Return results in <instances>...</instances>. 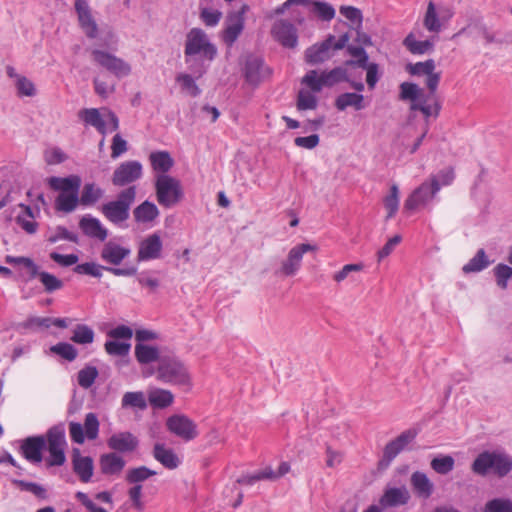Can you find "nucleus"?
I'll use <instances>...</instances> for the list:
<instances>
[{
	"mask_svg": "<svg viewBox=\"0 0 512 512\" xmlns=\"http://www.w3.org/2000/svg\"><path fill=\"white\" fill-rule=\"evenodd\" d=\"M66 447L65 426L63 423H58L51 426L45 435L29 436L23 439L19 451L28 462L39 464L43 460V451L47 449L49 455L45 459V465L51 468L65 464Z\"/></svg>",
	"mask_w": 512,
	"mask_h": 512,
	"instance_id": "obj_1",
	"label": "nucleus"
},
{
	"mask_svg": "<svg viewBox=\"0 0 512 512\" xmlns=\"http://www.w3.org/2000/svg\"><path fill=\"white\" fill-rule=\"evenodd\" d=\"M185 61L190 64V69L195 78L202 77L210 67L211 62L217 56V47L210 42L207 34L200 28H192L185 42Z\"/></svg>",
	"mask_w": 512,
	"mask_h": 512,
	"instance_id": "obj_2",
	"label": "nucleus"
},
{
	"mask_svg": "<svg viewBox=\"0 0 512 512\" xmlns=\"http://www.w3.org/2000/svg\"><path fill=\"white\" fill-rule=\"evenodd\" d=\"M471 471L481 477L490 473L506 477L512 471V456L501 451H482L473 460Z\"/></svg>",
	"mask_w": 512,
	"mask_h": 512,
	"instance_id": "obj_3",
	"label": "nucleus"
},
{
	"mask_svg": "<svg viewBox=\"0 0 512 512\" xmlns=\"http://www.w3.org/2000/svg\"><path fill=\"white\" fill-rule=\"evenodd\" d=\"M347 66H337L330 71H323L320 76L316 70L308 71L302 78V84L309 87V89L318 93L324 86L333 87L340 82L350 81V76L346 69Z\"/></svg>",
	"mask_w": 512,
	"mask_h": 512,
	"instance_id": "obj_4",
	"label": "nucleus"
},
{
	"mask_svg": "<svg viewBox=\"0 0 512 512\" xmlns=\"http://www.w3.org/2000/svg\"><path fill=\"white\" fill-rule=\"evenodd\" d=\"M162 382L189 386L190 375L183 362L169 350L162 349Z\"/></svg>",
	"mask_w": 512,
	"mask_h": 512,
	"instance_id": "obj_5",
	"label": "nucleus"
},
{
	"mask_svg": "<svg viewBox=\"0 0 512 512\" xmlns=\"http://www.w3.org/2000/svg\"><path fill=\"white\" fill-rule=\"evenodd\" d=\"M135 196V186H130L122 190L118 194L117 200L110 201L102 206V213L113 223H119L127 220L129 218V209L135 200Z\"/></svg>",
	"mask_w": 512,
	"mask_h": 512,
	"instance_id": "obj_6",
	"label": "nucleus"
},
{
	"mask_svg": "<svg viewBox=\"0 0 512 512\" xmlns=\"http://www.w3.org/2000/svg\"><path fill=\"white\" fill-rule=\"evenodd\" d=\"M440 184L437 178H430V181L423 182L405 200L404 213H411L417 208L426 205L439 192Z\"/></svg>",
	"mask_w": 512,
	"mask_h": 512,
	"instance_id": "obj_7",
	"label": "nucleus"
},
{
	"mask_svg": "<svg viewBox=\"0 0 512 512\" xmlns=\"http://www.w3.org/2000/svg\"><path fill=\"white\" fill-rule=\"evenodd\" d=\"M167 431L185 442L196 439L199 435L197 424L185 414H173L165 421Z\"/></svg>",
	"mask_w": 512,
	"mask_h": 512,
	"instance_id": "obj_8",
	"label": "nucleus"
},
{
	"mask_svg": "<svg viewBox=\"0 0 512 512\" xmlns=\"http://www.w3.org/2000/svg\"><path fill=\"white\" fill-rule=\"evenodd\" d=\"M417 434L418 431L416 429H407L395 439L388 442L384 447L381 459L378 461V469H387L397 455L416 438Z\"/></svg>",
	"mask_w": 512,
	"mask_h": 512,
	"instance_id": "obj_9",
	"label": "nucleus"
},
{
	"mask_svg": "<svg viewBox=\"0 0 512 512\" xmlns=\"http://www.w3.org/2000/svg\"><path fill=\"white\" fill-rule=\"evenodd\" d=\"M91 56L97 65L106 69L117 78L126 77L131 73V66L127 62L109 52L94 49L91 52Z\"/></svg>",
	"mask_w": 512,
	"mask_h": 512,
	"instance_id": "obj_10",
	"label": "nucleus"
},
{
	"mask_svg": "<svg viewBox=\"0 0 512 512\" xmlns=\"http://www.w3.org/2000/svg\"><path fill=\"white\" fill-rule=\"evenodd\" d=\"M69 434L71 440L77 444H83L85 436L89 440H95L99 434V420L96 414L92 412L86 414L84 425L71 421L69 423Z\"/></svg>",
	"mask_w": 512,
	"mask_h": 512,
	"instance_id": "obj_11",
	"label": "nucleus"
},
{
	"mask_svg": "<svg viewBox=\"0 0 512 512\" xmlns=\"http://www.w3.org/2000/svg\"><path fill=\"white\" fill-rule=\"evenodd\" d=\"M248 8V5L244 4L238 11H233L227 15L226 27L222 34L226 45L232 46L242 33L245 23L244 14Z\"/></svg>",
	"mask_w": 512,
	"mask_h": 512,
	"instance_id": "obj_12",
	"label": "nucleus"
},
{
	"mask_svg": "<svg viewBox=\"0 0 512 512\" xmlns=\"http://www.w3.org/2000/svg\"><path fill=\"white\" fill-rule=\"evenodd\" d=\"M184 189L179 179L170 175L162 177V207L172 208L184 199Z\"/></svg>",
	"mask_w": 512,
	"mask_h": 512,
	"instance_id": "obj_13",
	"label": "nucleus"
},
{
	"mask_svg": "<svg viewBox=\"0 0 512 512\" xmlns=\"http://www.w3.org/2000/svg\"><path fill=\"white\" fill-rule=\"evenodd\" d=\"M74 9L77 14L78 23L84 34L89 39L98 35V25L92 15V10L86 0H75Z\"/></svg>",
	"mask_w": 512,
	"mask_h": 512,
	"instance_id": "obj_14",
	"label": "nucleus"
},
{
	"mask_svg": "<svg viewBox=\"0 0 512 512\" xmlns=\"http://www.w3.org/2000/svg\"><path fill=\"white\" fill-rule=\"evenodd\" d=\"M271 34L285 48H295L298 44L297 28L289 20L275 21Z\"/></svg>",
	"mask_w": 512,
	"mask_h": 512,
	"instance_id": "obj_15",
	"label": "nucleus"
},
{
	"mask_svg": "<svg viewBox=\"0 0 512 512\" xmlns=\"http://www.w3.org/2000/svg\"><path fill=\"white\" fill-rule=\"evenodd\" d=\"M142 176V165L138 161H126L121 163L114 171L112 183L122 187L128 185Z\"/></svg>",
	"mask_w": 512,
	"mask_h": 512,
	"instance_id": "obj_16",
	"label": "nucleus"
},
{
	"mask_svg": "<svg viewBox=\"0 0 512 512\" xmlns=\"http://www.w3.org/2000/svg\"><path fill=\"white\" fill-rule=\"evenodd\" d=\"M102 270H106L115 276H134L137 273V268L134 266L126 268L105 267L94 262L78 264L73 269L77 274L90 275L96 278H100L102 276Z\"/></svg>",
	"mask_w": 512,
	"mask_h": 512,
	"instance_id": "obj_17",
	"label": "nucleus"
},
{
	"mask_svg": "<svg viewBox=\"0 0 512 512\" xmlns=\"http://www.w3.org/2000/svg\"><path fill=\"white\" fill-rule=\"evenodd\" d=\"M317 247L309 243L294 246L288 253L287 259L282 263L281 272L285 276H293L300 268L303 255L309 251H316Z\"/></svg>",
	"mask_w": 512,
	"mask_h": 512,
	"instance_id": "obj_18",
	"label": "nucleus"
},
{
	"mask_svg": "<svg viewBox=\"0 0 512 512\" xmlns=\"http://www.w3.org/2000/svg\"><path fill=\"white\" fill-rule=\"evenodd\" d=\"M333 41H335V36L329 34L322 42L308 47L304 54L305 62L309 65H318L329 60Z\"/></svg>",
	"mask_w": 512,
	"mask_h": 512,
	"instance_id": "obj_19",
	"label": "nucleus"
},
{
	"mask_svg": "<svg viewBox=\"0 0 512 512\" xmlns=\"http://www.w3.org/2000/svg\"><path fill=\"white\" fill-rule=\"evenodd\" d=\"M265 71L266 69L262 57L255 54L246 56L243 75L248 84L253 86L258 85L263 80Z\"/></svg>",
	"mask_w": 512,
	"mask_h": 512,
	"instance_id": "obj_20",
	"label": "nucleus"
},
{
	"mask_svg": "<svg viewBox=\"0 0 512 512\" xmlns=\"http://www.w3.org/2000/svg\"><path fill=\"white\" fill-rule=\"evenodd\" d=\"M73 472L83 483L90 482L94 472V462L90 456H82L79 448H73L71 453Z\"/></svg>",
	"mask_w": 512,
	"mask_h": 512,
	"instance_id": "obj_21",
	"label": "nucleus"
},
{
	"mask_svg": "<svg viewBox=\"0 0 512 512\" xmlns=\"http://www.w3.org/2000/svg\"><path fill=\"white\" fill-rule=\"evenodd\" d=\"M410 484L414 494L420 499L427 500L434 493V484L424 472H413L410 477Z\"/></svg>",
	"mask_w": 512,
	"mask_h": 512,
	"instance_id": "obj_22",
	"label": "nucleus"
},
{
	"mask_svg": "<svg viewBox=\"0 0 512 512\" xmlns=\"http://www.w3.org/2000/svg\"><path fill=\"white\" fill-rule=\"evenodd\" d=\"M110 449L121 452H133L138 447V439L130 432L113 434L107 441Z\"/></svg>",
	"mask_w": 512,
	"mask_h": 512,
	"instance_id": "obj_23",
	"label": "nucleus"
},
{
	"mask_svg": "<svg viewBox=\"0 0 512 512\" xmlns=\"http://www.w3.org/2000/svg\"><path fill=\"white\" fill-rule=\"evenodd\" d=\"M79 227L82 230L83 234L90 238H95L100 241H104L108 236L107 229L102 226L99 219L92 217L90 215H85L80 219Z\"/></svg>",
	"mask_w": 512,
	"mask_h": 512,
	"instance_id": "obj_24",
	"label": "nucleus"
},
{
	"mask_svg": "<svg viewBox=\"0 0 512 512\" xmlns=\"http://www.w3.org/2000/svg\"><path fill=\"white\" fill-rule=\"evenodd\" d=\"M160 256V234L154 233L140 244L137 260L147 261Z\"/></svg>",
	"mask_w": 512,
	"mask_h": 512,
	"instance_id": "obj_25",
	"label": "nucleus"
},
{
	"mask_svg": "<svg viewBox=\"0 0 512 512\" xmlns=\"http://www.w3.org/2000/svg\"><path fill=\"white\" fill-rule=\"evenodd\" d=\"M410 498V493L405 487H394L386 489L379 502L383 507H397L407 504Z\"/></svg>",
	"mask_w": 512,
	"mask_h": 512,
	"instance_id": "obj_26",
	"label": "nucleus"
},
{
	"mask_svg": "<svg viewBox=\"0 0 512 512\" xmlns=\"http://www.w3.org/2000/svg\"><path fill=\"white\" fill-rule=\"evenodd\" d=\"M403 46L413 55H424L434 51V37L423 41L417 40L414 32H410L402 42Z\"/></svg>",
	"mask_w": 512,
	"mask_h": 512,
	"instance_id": "obj_27",
	"label": "nucleus"
},
{
	"mask_svg": "<svg viewBox=\"0 0 512 512\" xmlns=\"http://www.w3.org/2000/svg\"><path fill=\"white\" fill-rule=\"evenodd\" d=\"M48 185L51 189L60 191V193L79 192L81 178L77 175H70L64 178L52 176L48 178Z\"/></svg>",
	"mask_w": 512,
	"mask_h": 512,
	"instance_id": "obj_28",
	"label": "nucleus"
},
{
	"mask_svg": "<svg viewBox=\"0 0 512 512\" xmlns=\"http://www.w3.org/2000/svg\"><path fill=\"white\" fill-rule=\"evenodd\" d=\"M99 463L104 475H118L126 464L125 460L115 452L101 455Z\"/></svg>",
	"mask_w": 512,
	"mask_h": 512,
	"instance_id": "obj_29",
	"label": "nucleus"
},
{
	"mask_svg": "<svg viewBox=\"0 0 512 512\" xmlns=\"http://www.w3.org/2000/svg\"><path fill=\"white\" fill-rule=\"evenodd\" d=\"M129 254V249L113 242H108L101 251V258L109 264L119 265Z\"/></svg>",
	"mask_w": 512,
	"mask_h": 512,
	"instance_id": "obj_30",
	"label": "nucleus"
},
{
	"mask_svg": "<svg viewBox=\"0 0 512 512\" xmlns=\"http://www.w3.org/2000/svg\"><path fill=\"white\" fill-rule=\"evenodd\" d=\"M334 104L339 111H344L348 107H353L357 111L365 108L364 96L355 92H346L338 95Z\"/></svg>",
	"mask_w": 512,
	"mask_h": 512,
	"instance_id": "obj_31",
	"label": "nucleus"
},
{
	"mask_svg": "<svg viewBox=\"0 0 512 512\" xmlns=\"http://www.w3.org/2000/svg\"><path fill=\"white\" fill-rule=\"evenodd\" d=\"M78 117L86 124L93 126L100 134H106V122L97 108H84L78 112Z\"/></svg>",
	"mask_w": 512,
	"mask_h": 512,
	"instance_id": "obj_32",
	"label": "nucleus"
},
{
	"mask_svg": "<svg viewBox=\"0 0 512 512\" xmlns=\"http://www.w3.org/2000/svg\"><path fill=\"white\" fill-rule=\"evenodd\" d=\"M492 262L493 261L489 260L485 250L481 248L476 252L474 257L462 267V271L464 274L481 272L489 267Z\"/></svg>",
	"mask_w": 512,
	"mask_h": 512,
	"instance_id": "obj_33",
	"label": "nucleus"
},
{
	"mask_svg": "<svg viewBox=\"0 0 512 512\" xmlns=\"http://www.w3.org/2000/svg\"><path fill=\"white\" fill-rule=\"evenodd\" d=\"M399 99L410 101L411 104L417 103L425 96L424 89L412 82H403L399 86Z\"/></svg>",
	"mask_w": 512,
	"mask_h": 512,
	"instance_id": "obj_34",
	"label": "nucleus"
},
{
	"mask_svg": "<svg viewBox=\"0 0 512 512\" xmlns=\"http://www.w3.org/2000/svg\"><path fill=\"white\" fill-rule=\"evenodd\" d=\"M346 51L353 59L346 60L344 62L345 66L353 68L364 67L365 63L369 60L368 53L361 45H348Z\"/></svg>",
	"mask_w": 512,
	"mask_h": 512,
	"instance_id": "obj_35",
	"label": "nucleus"
},
{
	"mask_svg": "<svg viewBox=\"0 0 512 512\" xmlns=\"http://www.w3.org/2000/svg\"><path fill=\"white\" fill-rule=\"evenodd\" d=\"M133 214L136 222H150L158 216V208L146 200L134 209Z\"/></svg>",
	"mask_w": 512,
	"mask_h": 512,
	"instance_id": "obj_36",
	"label": "nucleus"
},
{
	"mask_svg": "<svg viewBox=\"0 0 512 512\" xmlns=\"http://www.w3.org/2000/svg\"><path fill=\"white\" fill-rule=\"evenodd\" d=\"M423 26L432 33H439L442 29L441 19L437 14L435 4L430 1L423 19Z\"/></svg>",
	"mask_w": 512,
	"mask_h": 512,
	"instance_id": "obj_37",
	"label": "nucleus"
},
{
	"mask_svg": "<svg viewBox=\"0 0 512 512\" xmlns=\"http://www.w3.org/2000/svg\"><path fill=\"white\" fill-rule=\"evenodd\" d=\"M79 192L60 193L55 200V208L58 211L70 213L75 210L79 203Z\"/></svg>",
	"mask_w": 512,
	"mask_h": 512,
	"instance_id": "obj_38",
	"label": "nucleus"
},
{
	"mask_svg": "<svg viewBox=\"0 0 512 512\" xmlns=\"http://www.w3.org/2000/svg\"><path fill=\"white\" fill-rule=\"evenodd\" d=\"M177 83L180 86L181 91L190 97H198L202 90L196 84L195 78L186 73L179 74L176 78Z\"/></svg>",
	"mask_w": 512,
	"mask_h": 512,
	"instance_id": "obj_39",
	"label": "nucleus"
},
{
	"mask_svg": "<svg viewBox=\"0 0 512 512\" xmlns=\"http://www.w3.org/2000/svg\"><path fill=\"white\" fill-rule=\"evenodd\" d=\"M36 277L39 278L40 282L43 284L44 289L47 293H52L54 291L60 290L64 286L62 280L48 272L39 271V267L37 265L36 274L34 275V278Z\"/></svg>",
	"mask_w": 512,
	"mask_h": 512,
	"instance_id": "obj_40",
	"label": "nucleus"
},
{
	"mask_svg": "<svg viewBox=\"0 0 512 512\" xmlns=\"http://www.w3.org/2000/svg\"><path fill=\"white\" fill-rule=\"evenodd\" d=\"M135 356L139 363L148 364L158 359L159 351L156 347L137 343L135 346Z\"/></svg>",
	"mask_w": 512,
	"mask_h": 512,
	"instance_id": "obj_41",
	"label": "nucleus"
},
{
	"mask_svg": "<svg viewBox=\"0 0 512 512\" xmlns=\"http://www.w3.org/2000/svg\"><path fill=\"white\" fill-rule=\"evenodd\" d=\"M95 333L91 327L85 324H78L73 330L71 341L77 344L86 345L94 341Z\"/></svg>",
	"mask_w": 512,
	"mask_h": 512,
	"instance_id": "obj_42",
	"label": "nucleus"
},
{
	"mask_svg": "<svg viewBox=\"0 0 512 512\" xmlns=\"http://www.w3.org/2000/svg\"><path fill=\"white\" fill-rule=\"evenodd\" d=\"M320 20L331 21L336 14L335 8L328 2L323 0H314L311 10Z\"/></svg>",
	"mask_w": 512,
	"mask_h": 512,
	"instance_id": "obj_43",
	"label": "nucleus"
},
{
	"mask_svg": "<svg viewBox=\"0 0 512 512\" xmlns=\"http://www.w3.org/2000/svg\"><path fill=\"white\" fill-rule=\"evenodd\" d=\"M50 353L60 356L66 361L72 362L78 356V350L68 342H58L49 348Z\"/></svg>",
	"mask_w": 512,
	"mask_h": 512,
	"instance_id": "obj_44",
	"label": "nucleus"
},
{
	"mask_svg": "<svg viewBox=\"0 0 512 512\" xmlns=\"http://www.w3.org/2000/svg\"><path fill=\"white\" fill-rule=\"evenodd\" d=\"M482 512H512V499L496 497L488 500Z\"/></svg>",
	"mask_w": 512,
	"mask_h": 512,
	"instance_id": "obj_45",
	"label": "nucleus"
},
{
	"mask_svg": "<svg viewBox=\"0 0 512 512\" xmlns=\"http://www.w3.org/2000/svg\"><path fill=\"white\" fill-rule=\"evenodd\" d=\"M99 375L95 366L86 365L77 374V381L80 387L84 389L90 388Z\"/></svg>",
	"mask_w": 512,
	"mask_h": 512,
	"instance_id": "obj_46",
	"label": "nucleus"
},
{
	"mask_svg": "<svg viewBox=\"0 0 512 512\" xmlns=\"http://www.w3.org/2000/svg\"><path fill=\"white\" fill-rule=\"evenodd\" d=\"M496 284L502 290L507 289L508 281L512 278V267L507 264L499 263L493 269Z\"/></svg>",
	"mask_w": 512,
	"mask_h": 512,
	"instance_id": "obj_47",
	"label": "nucleus"
},
{
	"mask_svg": "<svg viewBox=\"0 0 512 512\" xmlns=\"http://www.w3.org/2000/svg\"><path fill=\"white\" fill-rule=\"evenodd\" d=\"M430 465L431 468L438 474L446 475L453 470L455 460L450 455H444L433 458Z\"/></svg>",
	"mask_w": 512,
	"mask_h": 512,
	"instance_id": "obj_48",
	"label": "nucleus"
},
{
	"mask_svg": "<svg viewBox=\"0 0 512 512\" xmlns=\"http://www.w3.org/2000/svg\"><path fill=\"white\" fill-rule=\"evenodd\" d=\"M102 193V190L100 188H96L95 184L87 183L82 190L79 202L84 206L93 205L102 196Z\"/></svg>",
	"mask_w": 512,
	"mask_h": 512,
	"instance_id": "obj_49",
	"label": "nucleus"
},
{
	"mask_svg": "<svg viewBox=\"0 0 512 512\" xmlns=\"http://www.w3.org/2000/svg\"><path fill=\"white\" fill-rule=\"evenodd\" d=\"M155 470H151L146 466H140L137 468L130 469L126 474V481L130 484H138L145 481L150 476L156 475Z\"/></svg>",
	"mask_w": 512,
	"mask_h": 512,
	"instance_id": "obj_50",
	"label": "nucleus"
},
{
	"mask_svg": "<svg viewBox=\"0 0 512 512\" xmlns=\"http://www.w3.org/2000/svg\"><path fill=\"white\" fill-rule=\"evenodd\" d=\"M435 61L433 59H428L423 62L417 63H408L406 65V71L414 76H422L431 74L435 70Z\"/></svg>",
	"mask_w": 512,
	"mask_h": 512,
	"instance_id": "obj_51",
	"label": "nucleus"
},
{
	"mask_svg": "<svg viewBox=\"0 0 512 512\" xmlns=\"http://www.w3.org/2000/svg\"><path fill=\"white\" fill-rule=\"evenodd\" d=\"M384 207L387 210V218L395 216L399 208V189L396 184L390 188V193L384 198Z\"/></svg>",
	"mask_w": 512,
	"mask_h": 512,
	"instance_id": "obj_52",
	"label": "nucleus"
},
{
	"mask_svg": "<svg viewBox=\"0 0 512 512\" xmlns=\"http://www.w3.org/2000/svg\"><path fill=\"white\" fill-rule=\"evenodd\" d=\"M12 483L15 486H17L20 490L30 492L39 499L47 498L46 489L38 483L18 479L12 480Z\"/></svg>",
	"mask_w": 512,
	"mask_h": 512,
	"instance_id": "obj_53",
	"label": "nucleus"
},
{
	"mask_svg": "<svg viewBox=\"0 0 512 512\" xmlns=\"http://www.w3.org/2000/svg\"><path fill=\"white\" fill-rule=\"evenodd\" d=\"M318 105L317 97L309 91L300 90L297 95L296 107L299 111L313 110Z\"/></svg>",
	"mask_w": 512,
	"mask_h": 512,
	"instance_id": "obj_54",
	"label": "nucleus"
},
{
	"mask_svg": "<svg viewBox=\"0 0 512 512\" xmlns=\"http://www.w3.org/2000/svg\"><path fill=\"white\" fill-rule=\"evenodd\" d=\"M360 68L366 70L367 86L370 90H373L382 76L379 65L375 62H369L368 60L364 67Z\"/></svg>",
	"mask_w": 512,
	"mask_h": 512,
	"instance_id": "obj_55",
	"label": "nucleus"
},
{
	"mask_svg": "<svg viewBox=\"0 0 512 512\" xmlns=\"http://www.w3.org/2000/svg\"><path fill=\"white\" fill-rule=\"evenodd\" d=\"M122 406L144 410L147 407V402L142 392H127L122 398Z\"/></svg>",
	"mask_w": 512,
	"mask_h": 512,
	"instance_id": "obj_56",
	"label": "nucleus"
},
{
	"mask_svg": "<svg viewBox=\"0 0 512 512\" xmlns=\"http://www.w3.org/2000/svg\"><path fill=\"white\" fill-rule=\"evenodd\" d=\"M181 463V457L175 453L173 449L164 447L162 443V466L169 470H174L178 468Z\"/></svg>",
	"mask_w": 512,
	"mask_h": 512,
	"instance_id": "obj_57",
	"label": "nucleus"
},
{
	"mask_svg": "<svg viewBox=\"0 0 512 512\" xmlns=\"http://www.w3.org/2000/svg\"><path fill=\"white\" fill-rule=\"evenodd\" d=\"M104 347H105V351L109 355L124 357L129 354L131 344L127 343V342H118L116 340H109V341H106Z\"/></svg>",
	"mask_w": 512,
	"mask_h": 512,
	"instance_id": "obj_58",
	"label": "nucleus"
},
{
	"mask_svg": "<svg viewBox=\"0 0 512 512\" xmlns=\"http://www.w3.org/2000/svg\"><path fill=\"white\" fill-rule=\"evenodd\" d=\"M15 85L19 97H33L36 95L35 85L25 76H17Z\"/></svg>",
	"mask_w": 512,
	"mask_h": 512,
	"instance_id": "obj_59",
	"label": "nucleus"
},
{
	"mask_svg": "<svg viewBox=\"0 0 512 512\" xmlns=\"http://www.w3.org/2000/svg\"><path fill=\"white\" fill-rule=\"evenodd\" d=\"M339 12L343 15L347 20H349L353 25H356L358 28H362L363 15L360 9L354 6H340Z\"/></svg>",
	"mask_w": 512,
	"mask_h": 512,
	"instance_id": "obj_60",
	"label": "nucleus"
},
{
	"mask_svg": "<svg viewBox=\"0 0 512 512\" xmlns=\"http://www.w3.org/2000/svg\"><path fill=\"white\" fill-rule=\"evenodd\" d=\"M60 240H67L75 244H78L79 242L78 235L68 231V229L65 228L64 226H57L55 229V234L51 235L48 238V241L50 243H56Z\"/></svg>",
	"mask_w": 512,
	"mask_h": 512,
	"instance_id": "obj_61",
	"label": "nucleus"
},
{
	"mask_svg": "<svg viewBox=\"0 0 512 512\" xmlns=\"http://www.w3.org/2000/svg\"><path fill=\"white\" fill-rule=\"evenodd\" d=\"M5 261L8 264H16V265L21 264V265L25 266L29 270V278L30 279L34 278V275L36 274V264L31 258L24 257V256L16 257V256L7 255L5 257Z\"/></svg>",
	"mask_w": 512,
	"mask_h": 512,
	"instance_id": "obj_62",
	"label": "nucleus"
},
{
	"mask_svg": "<svg viewBox=\"0 0 512 512\" xmlns=\"http://www.w3.org/2000/svg\"><path fill=\"white\" fill-rule=\"evenodd\" d=\"M271 476L272 473L270 471H264L263 469L253 474L242 475L236 480V482L240 485H253L258 481L267 480Z\"/></svg>",
	"mask_w": 512,
	"mask_h": 512,
	"instance_id": "obj_63",
	"label": "nucleus"
},
{
	"mask_svg": "<svg viewBox=\"0 0 512 512\" xmlns=\"http://www.w3.org/2000/svg\"><path fill=\"white\" fill-rule=\"evenodd\" d=\"M221 17L222 13L219 10L203 8L200 12L201 20L208 27L216 26L219 23Z\"/></svg>",
	"mask_w": 512,
	"mask_h": 512,
	"instance_id": "obj_64",
	"label": "nucleus"
}]
</instances>
